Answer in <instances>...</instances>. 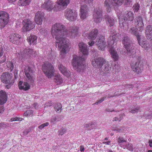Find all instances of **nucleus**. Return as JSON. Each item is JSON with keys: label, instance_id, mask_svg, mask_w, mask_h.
Wrapping results in <instances>:
<instances>
[{"label": "nucleus", "instance_id": "nucleus-42", "mask_svg": "<svg viewBox=\"0 0 152 152\" xmlns=\"http://www.w3.org/2000/svg\"><path fill=\"white\" fill-rule=\"evenodd\" d=\"M66 132V130L64 128H62L58 130V135L62 136Z\"/></svg>", "mask_w": 152, "mask_h": 152}, {"label": "nucleus", "instance_id": "nucleus-15", "mask_svg": "<svg viewBox=\"0 0 152 152\" xmlns=\"http://www.w3.org/2000/svg\"><path fill=\"white\" fill-rule=\"evenodd\" d=\"M96 44L99 49L101 50H104L106 46V42L104 36H101L98 39L96 42Z\"/></svg>", "mask_w": 152, "mask_h": 152}, {"label": "nucleus", "instance_id": "nucleus-59", "mask_svg": "<svg viewBox=\"0 0 152 152\" xmlns=\"http://www.w3.org/2000/svg\"><path fill=\"white\" fill-rule=\"evenodd\" d=\"M131 1V0H123V3H124L125 4H127Z\"/></svg>", "mask_w": 152, "mask_h": 152}, {"label": "nucleus", "instance_id": "nucleus-40", "mask_svg": "<svg viewBox=\"0 0 152 152\" xmlns=\"http://www.w3.org/2000/svg\"><path fill=\"white\" fill-rule=\"evenodd\" d=\"M24 116H32L33 115V111L31 110L26 111L23 114Z\"/></svg>", "mask_w": 152, "mask_h": 152}, {"label": "nucleus", "instance_id": "nucleus-21", "mask_svg": "<svg viewBox=\"0 0 152 152\" xmlns=\"http://www.w3.org/2000/svg\"><path fill=\"white\" fill-rule=\"evenodd\" d=\"M11 77L10 74L7 72H4L1 76V80L3 83L7 84L10 83Z\"/></svg>", "mask_w": 152, "mask_h": 152}, {"label": "nucleus", "instance_id": "nucleus-44", "mask_svg": "<svg viewBox=\"0 0 152 152\" xmlns=\"http://www.w3.org/2000/svg\"><path fill=\"white\" fill-rule=\"evenodd\" d=\"M141 64H140V60H138V61L136 62L135 64H133L132 66V68H135L140 67Z\"/></svg>", "mask_w": 152, "mask_h": 152}, {"label": "nucleus", "instance_id": "nucleus-58", "mask_svg": "<svg viewBox=\"0 0 152 152\" xmlns=\"http://www.w3.org/2000/svg\"><path fill=\"white\" fill-rule=\"evenodd\" d=\"M145 116L148 119H151L152 118V114L145 115Z\"/></svg>", "mask_w": 152, "mask_h": 152}, {"label": "nucleus", "instance_id": "nucleus-16", "mask_svg": "<svg viewBox=\"0 0 152 152\" xmlns=\"http://www.w3.org/2000/svg\"><path fill=\"white\" fill-rule=\"evenodd\" d=\"M9 18V15L7 13L4 11L0 12V19L2 22V26H5L7 23Z\"/></svg>", "mask_w": 152, "mask_h": 152}, {"label": "nucleus", "instance_id": "nucleus-24", "mask_svg": "<svg viewBox=\"0 0 152 152\" xmlns=\"http://www.w3.org/2000/svg\"><path fill=\"white\" fill-rule=\"evenodd\" d=\"M7 101V94L6 92L3 90L0 91V104L2 105Z\"/></svg>", "mask_w": 152, "mask_h": 152}, {"label": "nucleus", "instance_id": "nucleus-27", "mask_svg": "<svg viewBox=\"0 0 152 152\" xmlns=\"http://www.w3.org/2000/svg\"><path fill=\"white\" fill-rule=\"evenodd\" d=\"M37 37L34 35H31L27 39V40L29 44H35L37 42Z\"/></svg>", "mask_w": 152, "mask_h": 152}, {"label": "nucleus", "instance_id": "nucleus-51", "mask_svg": "<svg viewBox=\"0 0 152 152\" xmlns=\"http://www.w3.org/2000/svg\"><path fill=\"white\" fill-rule=\"evenodd\" d=\"M7 126L3 123H0V129H4L6 128Z\"/></svg>", "mask_w": 152, "mask_h": 152}, {"label": "nucleus", "instance_id": "nucleus-60", "mask_svg": "<svg viewBox=\"0 0 152 152\" xmlns=\"http://www.w3.org/2000/svg\"><path fill=\"white\" fill-rule=\"evenodd\" d=\"M119 117L118 118L119 119V121H120L123 119V116H124V114H121L119 115Z\"/></svg>", "mask_w": 152, "mask_h": 152}, {"label": "nucleus", "instance_id": "nucleus-10", "mask_svg": "<svg viewBox=\"0 0 152 152\" xmlns=\"http://www.w3.org/2000/svg\"><path fill=\"white\" fill-rule=\"evenodd\" d=\"M23 25L22 29L24 32L29 31L35 27L33 23L28 19L24 20L23 21Z\"/></svg>", "mask_w": 152, "mask_h": 152}, {"label": "nucleus", "instance_id": "nucleus-2", "mask_svg": "<svg viewBox=\"0 0 152 152\" xmlns=\"http://www.w3.org/2000/svg\"><path fill=\"white\" fill-rule=\"evenodd\" d=\"M79 50L82 52V57L77 55L73 56L72 63L74 69L78 72H82L84 69V65L83 61L85 60V57L88 54V50L87 45L83 42L79 43Z\"/></svg>", "mask_w": 152, "mask_h": 152}, {"label": "nucleus", "instance_id": "nucleus-32", "mask_svg": "<svg viewBox=\"0 0 152 152\" xmlns=\"http://www.w3.org/2000/svg\"><path fill=\"white\" fill-rule=\"evenodd\" d=\"M34 52L33 50L31 49H25L23 51V55L24 56L26 55H31Z\"/></svg>", "mask_w": 152, "mask_h": 152}, {"label": "nucleus", "instance_id": "nucleus-17", "mask_svg": "<svg viewBox=\"0 0 152 152\" xmlns=\"http://www.w3.org/2000/svg\"><path fill=\"white\" fill-rule=\"evenodd\" d=\"M137 41L139 45L145 50H148L150 49L151 45L145 39H143L140 41V36L137 37Z\"/></svg>", "mask_w": 152, "mask_h": 152}, {"label": "nucleus", "instance_id": "nucleus-45", "mask_svg": "<svg viewBox=\"0 0 152 152\" xmlns=\"http://www.w3.org/2000/svg\"><path fill=\"white\" fill-rule=\"evenodd\" d=\"M139 6L138 4L136 3L133 7V10L134 12H137L139 9Z\"/></svg>", "mask_w": 152, "mask_h": 152}, {"label": "nucleus", "instance_id": "nucleus-63", "mask_svg": "<svg viewBox=\"0 0 152 152\" xmlns=\"http://www.w3.org/2000/svg\"><path fill=\"white\" fill-rule=\"evenodd\" d=\"M86 3H89L92 1L93 0H83Z\"/></svg>", "mask_w": 152, "mask_h": 152}, {"label": "nucleus", "instance_id": "nucleus-1", "mask_svg": "<svg viewBox=\"0 0 152 152\" xmlns=\"http://www.w3.org/2000/svg\"><path fill=\"white\" fill-rule=\"evenodd\" d=\"M66 29L64 26L57 23L53 26L51 31L52 35L56 39L58 47L61 49L60 55L62 58L65 57L70 45L69 40L63 37L65 35Z\"/></svg>", "mask_w": 152, "mask_h": 152}, {"label": "nucleus", "instance_id": "nucleus-7", "mask_svg": "<svg viewBox=\"0 0 152 152\" xmlns=\"http://www.w3.org/2000/svg\"><path fill=\"white\" fill-rule=\"evenodd\" d=\"M64 16L69 21H74L77 19V12L74 10L67 8L65 11Z\"/></svg>", "mask_w": 152, "mask_h": 152}, {"label": "nucleus", "instance_id": "nucleus-41", "mask_svg": "<svg viewBox=\"0 0 152 152\" xmlns=\"http://www.w3.org/2000/svg\"><path fill=\"white\" fill-rule=\"evenodd\" d=\"M6 64L7 67L9 68L10 70V71H11L14 68V65L13 63L10 61H8L6 63Z\"/></svg>", "mask_w": 152, "mask_h": 152}, {"label": "nucleus", "instance_id": "nucleus-28", "mask_svg": "<svg viewBox=\"0 0 152 152\" xmlns=\"http://www.w3.org/2000/svg\"><path fill=\"white\" fill-rule=\"evenodd\" d=\"M54 81L57 85L61 84L63 81L62 77L59 75H56L54 78Z\"/></svg>", "mask_w": 152, "mask_h": 152}, {"label": "nucleus", "instance_id": "nucleus-43", "mask_svg": "<svg viewBox=\"0 0 152 152\" xmlns=\"http://www.w3.org/2000/svg\"><path fill=\"white\" fill-rule=\"evenodd\" d=\"M133 71L137 74H139L141 72V69L140 67L135 68H132Z\"/></svg>", "mask_w": 152, "mask_h": 152}, {"label": "nucleus", "instance_id": "nucleus-13", "mask_svg": "<svg viewBox=\"0 0 152 152\" xmlns=\"http://www.w3.org/2000/svg\"><path fill=\"white\" fill-rule=\"evenodd\" d=\"M134 21L135 26L137 29L139 31H142L144 29L142 18L139 16L135 18Z\"/></svg>", "mask_w": 152, "mask_h": 152}, {"label": "nucleus", "instance_id": "nucleus-18", "mask_svg": "<svg viewBox=\"0 0 152 152\" xmlns=\"http://www.w3.org/2000/svg\"><path fill=\"white\" fill-rule=\"evenodd\" d=\"M88 11V8L86 4H84L81 6L80 10V15L81 19H84L86 18Z\"/></svg>", "mask_w": 152, "mask_h": 152}, {"label": "nucleus", "instance_id": "nucleus-30", "mask_svg": "<svg viewBox=\"0 0 152 152\" xmlns=\"http://www.w3.org/2000/svg\"><path fill=\"white\" fill-rule=\"evenodd\" d=\"M111 56L115 61H117L118 58V56L116 51L111 49L110 50Z\"/></svg>", "mask_w": 152, "mask_h": 152}, {"label": "nucleus", "instance_id": "nucleus-64", "mask_svg": "<svg viewBox=\"0 0 152 152\" xmlns=\"http://www.w3.org/2000/svg\"><path fill=\"white\" fill-rule=\"evenodd\" d=\"M149 145L150 147H152V140H150L149 141Z\"/></svg>", "mask_w": 152, "mask_h": 152}, {"label": "nucleus", "instance_id": "nucleus-14", "mask_svg": "<svg viewBox=\"0 0 152 152\" xmlns=\"http://www.w3.org/2000/svg\"><path fill=\"white\" fill-rule=\"evenodd\" d=\"M25 75L28 80L31 83L34 82V75L33 71L31 68L28 66L25 67Z\"/></svg>", "mask_w": 152, "mask_h": 152}, {"label": "nucleus", "instance_id": "nucleus-56", "mask_svg": "<svg viewBox=\"0 0 152 152\" xmlns=\"http://www.w3.org/2000/svg\"><path fill=\"white\" fill-rule=\"evenodd\" d=\"M125 87L127 89L129 88V89H132L134 87V86L132 85H126Z\"/></svg>", "mask_w": 152, "mask_h": 152}, {"label": "nucleus", "instance_id": "nucleus-25", "mask_svg": "<svg viewBox=\"0 0 152 152\" xmlns=\"http://www.w3.org/2000/svg\"><path fill=\"white\" fill-rule=\"evenodd\" d=\"M18 86L20 89H23L25 91L28 90L30 87L29 84L26 82L23 83L20 81L18 83Z\"/></svg>", "mask_w": 152, "mask_h": 152}, {"label": "nucleus", "instance_id": "nucleus-34", "mask_svg": "<svg viewBox=\"0 0 152 152\" xmlns=\"http://www.w3.org/2000/svg\"><path fill=\"white\" fill-rule=\"evenodd\" d=\"M118 144L121 146V147H124V145L123 144V143L126 142V141L123 138L120 137L118 139Z\"/></svg>", "mask_w": 152, "mask_h": 152}, {"label": "nucleus", "instance_id": "nucleus-48", "mask_svg": "<svg viewBox=\"0 0 152 152\" xmlns=\"http://www.w3.org/2000/svg\"><path fill=\"white\" fill-rule=\"evenodd\" d=\"M22 120V118H17L16 117L15 118H12L10 120L11 121H21Z\"/></svg>", "mask_w": 152, "mask_h": 152}, {"label": "nucleus", "instance_id": "nucleus-4", "mask_svg": "<svg viewBox=\"0 0 152 152\" xmlns=\"http://www.w3.org/2000/svg\"><path fill=\"white\" fill-rule=\"evenodd\" d=\"M123 0H105L104 3V6L107 12H109L111 11V7L114 8L121 5Z\"/></svg>", "mask_w": 152, "mask_h": 152}, {"label": "nucleus", "instance_id": "nucleus-35", "mask_svg": "<svg viewBox=\"0 0 152 152\" xmlns=\"http://www.w3.org/2000/svg\"><path fill=\"white\" fill-rule=\"evenodd\" d=\"M129 33L132 34L134 35L137 37L140 36L137 33V31L136 28L134 27H132L130 28L129 31Z\"/></svg>", "mask_w": 152, "mask_h": 152}, {"label": "nucleus", "instance_id": "nucleus-3", "mask_svg": "<svg viewBox=\"0 0 152 152\" xmlns=\"http://www.w3.org/2000/svg\"><path fill=\"white\" fill-rule=\"evenodd\" d=\"M69 3V0H58L56 4L53 7L52 2L48 0L45 1L42 6L49 11L51 10L53 8H54L56 10L60 11L66 8Z\"/></svg>", "mask_w": 152, "mask_h": 152}, {"label": "nucleus", "instance_id": "nucleus-37", "mask_svg": "<svg viewBox=\"0 0 152 152\" xmlns=\"http://www.w3.org/2000/svg\"><path fill=\"white\" fill-rule=\"evenodd\" d=\"M145 34L152 33V26H147L145 28Z\"/></svg>", "mask_w": 152, "mask_h": 152}, {"label": "nucleus", "instance_id": "nucleus-29", "mask_svg": "<svg viewBox=\"0 0 152 152\" xmlns=\"http://www.w3.org/2000/svg\"><path fill=\"white\" fill-rule=\"evenodd\" d=\"M31 0H19L18 3V4L19 6H25L29 4Z\"/></svg>", "mask_w": 152, "mask_h": 152}, {"label": "nucleus", "instance_id": "nucleus-12", "mask_svg": "<svg viewBox=\"0 0 152 152\" xmlns=\"http://www.w3.org/2000/svg\"><path fill=\"white\" fill-rule=\"evenodd\" d=\"M94 21L96 23H100L102 20V9L100 8H96L93 14Z\"/></svg>", "mask_w": 152, "mask_h": 152}, {"label": "nucleus", "instance_id": "nucleus-22", "mask_svg": "<svg viewBox=\"0 0 152 152\" xmlns=\"http://www.w3.org/2000/svg\"><path fill=\"white\" fill-rule=\"evenodd\" d=\"M58 68L61 72L66 77H70L71 75L70 72L68 71L66 68L61 64H60L58 65Z\"/></svg>", "mask_w": 152, "mask_h": 152}, {"label": "nucleus", "instance_id": "nucleus-53", "mask_svg": "<svg viewBox=\"0 0 152 152\" xmlns=\"http://www.w3.org/2000/svg\"><path fill=\"white\" fill-rule=\"evenodd\" d=\"M57 118L55 117H52L50 120L51 122L53 124L56 123L57 122Z\"/></svg>", "mask_w": 152, "mask_h": 152}, {"label": "nucleus", "instance_id": "nucleus-11", "mask_svg": "<svg viewBox=\"0 0 152 152\" xmlns=\"http://www.w3.org/2000/svg\"><path fill=\"white\" fill-rule=\"evenodd\" d=\"M105 63L106 61L102 58L97 57L92 61V64L94 68L99 69L101 68Z\"/></svg>", "mask_w": 152, "mask_h": 152}, {"label": "nucleus", "instance_id": "nucleus-33", "mask_svg": "<svg viewBox=\"0 0 152 152\" xmlns=\"http://www.w3.org/2000/svg\"><path fill=\"white\" fill-rule=\"evenodd\" d=\"M123 148L124 149L127 148L131 151H133V145L129 142L126 143L125 145H124V147Z\"/></svg>", "mask_w": 152, "mask_h": 152}, {"label": "nucleus", "instance_id": "nucleus-20", "mask_svg": "<svg viewBox=\"0 0 152 152\" xmlns=\"http://www.w3.org/2000/svg\"><path fill=\"white\" fill-rule=\"evenodd\" d=\"M43 17V13L40 12H38L36 13L35 15V22L38 24H41L42 23Z\"/></svg>", "mask_w": 152, "mask_h": 152}, {"label": "nucleus", "instance_id": "nucleus-47", "mask_svg": "<svg viewBox=\"0 0 152 152\" xmlns=\"http://www.w3.org/2000/svg\"><path fill=\"white\" fill-rule=\"evenodd\" d=\"M49 124L48 122H46L45 123H44L43 124H42L40 126H39L38 128L41 129H42L43 128H44L46 126H48Z\"/></svg>", "mask_w": 152, "mask_h": 152}, {"label": "nucleus", "instance_id": "nucleus-49", "mask_svg": "<svg viewBox=\"0 0 152 152\" xmlns=\"http://www.w3.org/2000/svg\"><path fill=\"white\" fill-rule=\"evenodd\" d=\"M148 40L152 39V33L148 34H145Z\"/></svg>", "mask_w": 152, "mask_h": 152}, {"label": "nucleus", "instance_id": "nucleus-31", "mask_svg": "<svg viewBox=\"0 0 152 152\" xmlns=\"http://www.w3.org/2000/svg\"><path fill=\"white\" fill-rule=\"evenodd\" d=\"M62 107L61 104L59 103H56L54 105V109L58 113H61Z\"/></svg>", "mask_w": 152, "mask_h": 152}, {"label": "nucleus", "instance_id": "nucleus-50", "mask_svg": "<svg viewBox=\"0 0 152 152\" xmlns=\"http://www.w3.org/2000/svg\"><path fill=\"white\" fill-rule=\"evenodd\" d=\"M139 108H136L135 109H133L130 111V112L132 113H137L139 111Z\"/></svg>", "mask_w": 152, "mask_h": 152}, {"label": "nucleus", "instance_id": "nucleus-6", "mask_svg": "<svg viewBox=\"0 0 152 152\" xmlns=\"http://www.w3.org/2000/svg\"><path fill=\"white\" fill-rule=\"evenodd\" d=\"M79 28L75 26H71L66 29L65 35L71 38H74L79 34Z\"/></svg>", "mask_w": 152, "mask_h": 152}, {"label": "nucleus", "instance_id": "nucleus-57", "mask_svg": "<svg viewBox=\"0 0 152 152\" xmlns=\"http://www.w3.org/2000/svg\"><path fill=\"white\" fill-rule=\"evenodd\" d=\"M30 131V130L29 129H26L23 132V134L26 135L28 134Z\"/></svg>", "mask_w": 152, "mask_h": 152}, {"label": "nucleus", "instance_id": "nucleus-61", "mask_svg": "<svg viewBox=\"0 0 152 152\" xmlns=\"http://www.w3.org/2000/svg\"><path fill=\"white\" fill-rule=\"evenodd\" d=\"M94 44V42L93 41V40H90L89 42H88V45L90 46H92Z\"/></svg>", "mask_w": 152, "mask_h": 152}, {"label": "nucleus", "instance_id": "nucleus-46", "mask_svg": "<svg viewBox=\"0 0 152 152\" xmlns=\"http://www.w3.org/2000/svg\"><path fill=\"white\" fill-rule=\"evenodd\" d=\"M106 96H104L101 98L100 100H97L96 102L95 103V104H99L102 103L104 99L106 98Z\"/></svg>", "mask_w": 152, "mask_h": 152}, {"label": "nucleus", "instance_id": "nucleus-23", "mask_svg": "<svg viewBox=\"0 0 152 152\" xmlns=\"http://www.w3.org/2000/svg\"><path fill=\"white\" fill-rule=\"evenodd\" d=\"M98 31L96 29L92 30L88 34L87 38L91 40H94L98 35Z\"/></svg>", "mask_w": 152, "mask_h": 152}, {"label": "nucleus", "instance_id": "nucleus-8", "mask_svg": "<svg viewBox=\"0 0 152 152\" xmlns=\"http://www.w3.org/2000/svg\"><path fill=\"white\" fill-rule=\"evenodd\" d=\"M122 41L124 45V48L126 50V53L128 55H130L132 47L130 38L127 36L124 35L122 38Z\"/></svg>", "mask_w": 152, "mask_h": 152}, {"label": "nucleus", "instance_id": "nucleus-9", "mask_svg": "<svg viewBox=\"0 0 152 152\" xmlns=\"http://www.w3.org/2000/svg\"><path fill=\"white\" fill-rule=\"evenodd\" d=\"M123 18L125 22H122L121 21H119V24H122L124 27H126V21H132L134 19V14L132 12L130 11H126L123 15Z\"/></svg>", "mask_w": 152, "mask_h": 152}, {"label": "nucleus", "instance_id": "nucleus-62", "mask_svg": "<svg viewBox=\"0 0 152 152\" xmlns=\"http://www.w3.org/2000/svg\"><path fill=\"white\" fill-rule=\"evenodd\" d=\"M3 54V49L1 47L0 48V57H1Z\"/></svg>", "mask_w": 152, "mask_h": 152}, {"label": "nucleus", "instance_id": "nucleus-55", "mask_svg": "<svg viewBox=\"0 0 152 152\" xmlns=\"http://www.w3.org/2000/svg\"><path fill=\"white\" fill-rule=\"evenodd\" d=\"M8 85H7L6 86H5V87H6V88H7V89H9L10 88V87H11V86L13 85V83L12 82H10L9 83H8Z\"/></svg>", "mask_w": 152, "mask_h": 152}, {"label": "nucleus", "instance_id": "nucleus-54", "mask_svg": "<svg viewBox=\"0 0 152 152\" xmlns=\"http://www.w3.org/2000/svg\"><path fill=\"white\" fill-rule=\"evenodd\" d=\"M53 104V103L51 102V101H50L46 103L45 104V106L46 107H49L51 106Z\"/></svg>", "mask_w": 152, "mask_h": 152}, {"label": "nucleus", "instance_id": "nucleus-5", "mask_svg": "<svg viewBox=\"0 0 152 152\" xmlns=\"http://www.w3.org/2000/svg\"><path fill=\"white\" fill-rule=\"evenodd\" d=\"M42 70L45 75L48 78H51L54 75V68L50 63L45 64L42 66Z\"/></svg>", "mask_w": 152, "mask_h": 152}, {"label": "nucleus", "instance_id": "nucleus-36", "mask_svg": "<svg viewBox=\"0 0 152 152\" xmlns=\"http://www.w3.org/2000/svg\"><path fill=\"white\" fill-rule=\"evenodd\" d=\"M110 66V65H109L107 63L105 65L104 71L105 74H107L111 72V68Z\"/></svg>", "mask_w": 152, "mask_h": 152}, {"label": "nucleus", "instance_id": "nucleus-26", "mask_svg": "<svg viewBox=\"0 0 152 152\" xmlns=\"http://www.w3.org/2000/svg\"><path fill=\"white\" fill-rule=\"evenodd\" d=\"M104 18L106 20L107 24L109 26H111L114 25L115 20L113 18L108 15H105Z\"/></svg>", "mask_w": 152, "mask_h": 152}, {"label": "nucleus", "instance_id": "nucleus-39", "mask_svg": "<svg viewBox=\"0 0 152 152\" xmlns=\"http://www.w3.org/2000/svg\"><path fill=\"white\" fill-rule=\"evenodd\" d=\"M117 34L116 32L114 30L110 31V39L112 40H114L116 39V35Z\"/></svg>", "mask_w": 152, "mask_h": 152}, {"label": "nucleus", "instance_id": "nucleus-38", "mask_svg": "<svg viewBox=\"0 0 152 152\" xmlns=\"http://www.w3.org/2000/svg\"><path fill=\"white\" fill-rule=\"evenodd\" d=\"M125 129L124 126H119L115 127L113 130L116 131L117 132H123Z\"/></svg>", "mask_w": 152, "mask_h": 152}, {"label": "nucleus", "instance_id": "nucleus-52", "mask_svg": "<svg viewBox=\"0 0 152 152\" xmlns=\"http://www.w3.org/2000/svg\"><path fill=\"white\" fill-rule=\"evenodd\" d=\"M6 59V56L4 55V56L1 58V60H0V63H2L4 62Z\"/></svg>", "mask_w": 152, "mask_h": 152}, {"label": "nucleus", "instance_id": "nucleus-19", "mask_svg": "<svg viewBox=\"0 0 152 152\" xmlns=\"http://www.w3.org/2000/svg\"><path fill=\"white\" fill-rule=\"evenodd\" d=\"M10 41L12 43L15 44H18L20 43L21 36L17 34L13 33L10 36Z\"/></svg>", "mask_w": 152, "mask_h": 152}]
</instances>
